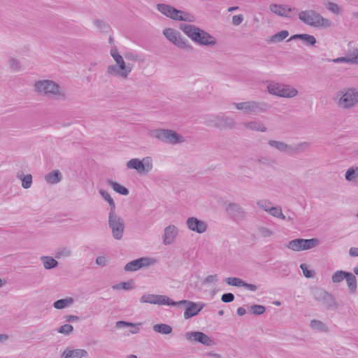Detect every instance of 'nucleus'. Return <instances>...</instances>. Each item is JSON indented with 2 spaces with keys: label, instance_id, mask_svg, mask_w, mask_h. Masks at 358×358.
I'll list each match as a JSON object with an SVG mask.
<instances>
[{
  "label": "nucleus",
  "instance_id": "obj_1",
  "mask_svg": "<svg viewBox=\"0 0 358 358\" xmlns=\"http://www.w3.org/2000/svg\"><path fill=\"white\" fill-rule=\"evenodd\" d=\"M110 54L115 64L108 66L106 73L111 77L123 80L127 79L133 70V65L129 63H126L123 56L119 53L116 48H111Z\"/></svg>",
  "mask_w": 358,
  "mask_h": 358
},
{
  "label": "nucleus",
  "instance_id": "obj_2",
  "mask_svg": "<svg viewBox=\"0 0 358 358\" xmlns=\"http://www.w3.org/2000/svg\"><path fill=\"white\" fill-rule=\"evenodd\" d=\"M34 90L41 95L55 100L64 101L67 98L64 88L51 80H42L36 82Z\"/></svg>",
  "mask_w": 358,
  "mask_h": 358
},
{
  "label": "nucleus",
  "instance_id": "obj_3",
  "mask_svg": "<svg viewBox=\"0 0 358 358\" xmlns=\"http://www.w3.org/2000/svg\"><path fill=\"white\" fill-rule=\"evenodd\" d=\"M332 99L341 110H351L358 105V88H342L334 95Z\"/></svg>",
  "mask_w": 358,
  "mask_h": 358
},
{
  "label": "nucleus",
  "instance_id": "obj_4",
  "mask_svg": "<svg viewBox=\"0 0 358 358\" xmlns=\"http://www.w3.org/2000/svg\"><path fill=\"white\" fill-rule=\"evenodd\" d=\"M179 29L192 41L200 45L213 46L217 43L214 36L195 25L180 24Z\"/></svg>",
  "mask_w": 358,
  "mask_h": 358
},
{
  "label": "nucleus",
  "instance_id": "obj_5",
  "mask_svg": "<svg viewBox=\"0 0 358 358\" xmlns=\"http://www.w3.org/2000/svg\"><path fill=\"white\" fill-rule=\"evenodd\" d=\"M299 19L306 25L313 28L328 29L332 27V22L315 10H304L299 13Z\"/></svg>",
  "mask_w": 358,
  "mask_h": 358
},
{
  "label": "nucleus",
  "instance_id": "obj_6",
  "mask_svg": "<svg viewBox=\"0 0 358 358\" xmlns=\"http://www.w3.org/2000/svg\"><path fill=\"white\" fill-rule=\"evenodd\" d=\"M157 10L163 15L176 21H185L187 22H194L195 16L188 12L178 10L169 4L158 3Z\"/></svg>",
  "mask_w": 358,
  "mask_h": 358
},
{
  "label": "nucleus",
  "instance_id": "obj_7",
  "mask_svg": "<svg viewBox=\"0 0 358 358\" xmlns=\"http://www.w3.org/2000/svg\"><path fill=\"white\" fill-rule=\"evenodd\" d=\"M267 91L270 94L283 97L294 98L299 94V91L292 85L271 81L267 85Z\"/></svg>",
  "mask_w": 358,
  "mask_h": 358
},
{
  "label": "nucleus",
  "instance_id": "obj_8",
  "mask_svg": "<svg viewBox=\"0 0 358 358\" xmlns=\"http://www.w3.org/2000/svg\"><path fill=\"white\" fill-rule=\"evenodd\" d=\"M235 108L246 115H257L264 113L268 110L269 106L264 101H247L234 103Z\"/></svg>",
  "mask_w": 358,
  "mask_h": 358
},
{
  "label": "nucleus",
  "instance_id": "obj_9",
  "mask_svg": "<svg viewBox=\"0 0 358 358\" xmlns=\"http://www.w3.org/2000/svg\"><path fill=\"white\" fill-rule=\"evenodd\" d=\"M150 136L163 143L178 144L185 141L182 136L176 131L167 129H156L150 131Z\"/></svg>",
  "mask_w": 358,
  "mask_h": 358
},
{
  "label": "nucleus",
  "instance_id": "obj_10",
  "mask_svg": "<svg viewBox=\"0 0 358 358\" xmlns=\"http://www.w3.org/2000/svg\"><path fill=\"white\" fill-rule=\"evenodd\" d=\"M126 166L128 169L135 170L139 175H147L153 169V159L150 156L142 159L133 158L127 162Z\"/></svg>",
  "mask_w": 358,
  "mask_h": 358
},
{
  "label": "nucleus",
  "instance_id": "obj_11",
  "mask_svg": "<svg viewBox=\"0 0 358 358\" xmlns=\"http://www.w3.org/2000/svg\"><path fill=\"white\" fill-rule=\"evenodd\" d=\"M108 226L111 229L113 237L115 240H121L124 235L125 223L124 220L115 213V210L108 213Z\"/></svg>",
  "mask_w": 358,
  "mask_h": 358
},
{
  "label": "nucleus",
  "instance_id": "obj_12",
  "mask_svg": "<svg viewBox=\"0 0 358 358\" xmlns=\"http://www.w3.org/2000/svg\"><path fill=\"white\" fill-rule=\"evenodd\" d=\"M163 34L169 41L180 49L189 50L192 48L188 41L175 29L166 28L163 30Z\"/></svg>",
  "mask_w": 358,
  "mask_h": 358
},
{
  "label": "nucleus",
  "instance_id": "obj_13",
  "mask_svg": "<svg viewBox=\"0 0 358 358\" xmlns=\"http://www.w3.org/2000/svg\"><path fill=\"white\" fill-rule=\"evenodd\" d=\"M180 305L185 306V310L183 314L184 318L185 320H188L194 316L197 315L205 306V303L202 302H194L185 299L179 301H175V304L171 305V306Z\"/></svg>",
  "mask_w": 358,
  "mask_h": 358
},
{
  "label": "nucleus",
  "instance_id": "obj_14",
  "mask_svg": "<svg viewBox=\"0 0 358 358\" xmlns=\"http://www.w3.org/2000/svg\"><path fill=\"white\" fill-rule=\"evenodd\" d=\"M319 243L320 241L317 238H296L290 241L287 247L293 251L306 250L317 246Z\"/></svg>",
  "mask_w": 358,
  "mask_h": 358
},
{
  "label": "nucleus",
  "instance_id": "obj_15",
  "mask_svg": "<svg viewBox=\"0 0 358 358\" xmlns=\"http://www.w3.org/2000/svg\"><path fill=\"white\" fill-rule=\"evenodd\" d=\"M157 263V259L152 257H143L128 262L124 266L126 271L134 272L143 268L152 266Z\"/></svg>",
  "mask_w": 358,
  "mask_h": 358
},
{
  "label": "nucleus",
  "instance_id": "obj_16",
  "mask_svg": "<svg viewBox=\"0 0 358 358\" xmlns=\"http://www.w3.org/2000/svg\"><path fill=\"white\" fill-rule=\"evenodd\" d=\"M185 337L192 343H199L208 347L216 344L213 338L201 331H188L185 333Z\"/></svg>",
  "mask_w": 358,
  "mask_h": 358
},
{
  "label": "nucleus",
  "instance_id": "obj_17",
  "mask_svg": "<svg viewBox=\"0 0 358 358\" xmlns=\"http://www.w3.org/2000/svg\"><path fill=\"white\" fill-rule=\"evenodd\" d=\"M141 303H150L155 305H168L175 304V301L165 295L145 294L140 298Z\"/></svg>",
  "mask_w": 358,
  "mask_h": 358
},
{
  "label": "nucleus",
  "instance_id": "obj_18",
  "mask_svg": "<svg viewBox=\"0 0 358 358\" xmlns=\"http://www.w3.org/2000/svg\"><path fill=\"white\" fill-rule=\"evenodd\" d=\"M312 294L315 300L321 302L327 308L335 303L334 296L323 289L315 288L313 289Z\"/></svg>",
  "mask_w": 358,
  "mask_h": 358
},
{
  "label": "nucleus",
  "instance_id": "obj_19",
  "mask_svg": "<svg viewBox=\"0 0 358 358\" xmlns=\"http://www.w3.org/2000/svg\"><path fill=\"white\" fill-rule=\"evenodd\" d=\"M179 234L178 228L174 224H169L164 229L162 235V243L164 245H170L173 244Z\"/></svg>",
  "mask_w": 358,
  "mask_h": 358
},
{
  "label": "nucleus",
  "instance_id": "obj_20",
  "mask_svg": "<svg viewBox=\"0 0 358 358\" xmlns=\"http://www.w3.org/2000/svg\"><path fill=\"white\" fill-rule=\"evenodd\" d=\"M186 224L190 231L198 234H203L208 229V224L206 222L195 217H188L186 220Z\"/></svg>",
  "mask_w": 358,
  "mask_h": 358
},
{
  "label": "nucleus",
  "instance_id": "obj_21",
  "mask_svg": "<svg viewBox=\"0 0 358 358\" xmlns=\"http://www.w3.org/2000/svg\"><path fill=\"white\" fill-rule=\"evenodd\" d=\"M269 10L278 16L292 17L293 16L292 12L296 9L285 4L271 3L269 6Z\"/></svg>",
  "mask_w": 358,
  "mask_h": 358
},
{
  "label": "nucleus",
  "instance_id": "obj_22",
  "mask_svg": "<svg viewBox=\"0 0 358 358\" xmlns=\"http://www.w3.org/2000/svg\"><path fill=\"white\" fill-rule=\"evenodd\" d=\"M227 211L236 220H242L245 217V212L243 207L236 203H229L227 206Z\"/></svg>",
  "mask_w": 358,
  "mask_h": 358
},
{
  "label": "nucleus",
  "instance_id": "obj_23",
  "mask_svg": "<svg viewBox=\"0 0 358 358\" xmlns=\"http://www.w3.org/2000/svg\"><path fill=\"white\" fill-rule=\"evenodd\" d=\"M244 128L248 130L252 131L266 132L267 131V127L266 125L258 120H254L250 121L244 122L242 123Z\"/></svg>",
  "mask_w": 358,
  "mask_h": 358
},
{
  "label": "nucleus",
  "instance_id": "obj_24",
  "mask_svg": "<svg viewBox=\"0 0 358 358\" xmlns=\"http://www.w3.org/2000/svg\"><path fill=\"white\" fill-rule=\"evenodd\" d=\"M235 127L236 122L233 117L224 115H218V123L217 128L220 129H232L235 128Z\"/></svg>",
  "mask_w": 358,
  "mask_h": 358
},
{
  "label": "nucleus",
  "instance_id": "obj_25",
  "mask_svg": "<svg viewBox=\"0 0 358 358\" xmlns=\"http://www.w3.org/2000/svg\"><path fill=\"white\" fill-rule=\"evenodd\" d=\"M87 355V352L83 349H72L67 348L62 353V358H82Z\"/></svg>",
  "mask_w": 358,
  "mask_h": 358
},
{
  "label": "nucleus",
  "instance_id": "obj_26",
  "mask_svg": "<svg viewBox=\"0 0 358 358\" xmlns=\"http://www.w3.org/2000/svg\"><path fill=\"white\" fill-rule=\"evenodd\" d=\"M301 40L307 46H313L315 45L317 40L313 35L308 34H294L289 38V41L293 40Z\"/></svg>",
  "mask_w": 358,
  "mask_h": 358
},
{
  "label": "nucleus",
  "instance_id": "obj_27",
  "mask_svg": "<svg viewBox=\"0 0 358 358\" xmlns=\"http://www.w3.org/2000/svg\"><path fill=\"white\" fill-rule=\"evenodd\" d=\"M268 144L280 152L289 153L292 151V146L283 141L269 140Z\"/></svg>",
  "mask_w": 358,
  "mask_h": 358
},
{
  "label": "nucleus",
  "instance_id": "obj_28",
  "mask_svg": "<svg viewBox=\"0 0 358 358\" xmlns=\"http://www.w3.org/2000/svg\"><path fill=\"white\" fill-rule=\"evenodd\" d=\"M141 325V323H132L126 321H117L115 323L117 328L121 329L124 327H131L130 333L132 334H138L140 331L139 327Z\"/></svg>",
  "mask_w": 358,
  "mask_h": 358
},
{
  "label": "nucleus",
  "instance_id": "obj_29",
  "mask_svg": "<svg viewBox=\"0 0 358 358\" xmlns=\"http://www.w3.org/2000/svg\"><path fill=\"white\" fill-rule=\"evenodd\" d=\"M62 179V175L58 170H55L45 176V181L49 184H57Z\"/></svg>",
  "mask_w": 358,
  "mask_h": 358
},
{
  "label": "nucleus",
  "instance_id": "obj_30",
  "mask_svg": "<svg viewBox=\"0 0 358 358\" xmlns=\"http://www.w3.org/2000/svg\"><path fill=\"white\" fill-rule=\"evenodd\" d=\"M106 183L110 187H111L115 192H117L121 195L127 196L129 193V189L127 187L122 186L120 183L115 182L112 180H108L106 181Z\"/></svg>",
  "mask_w": 358,
  "mask_h": 358
},
{
  "label": "nucleus",
  "instance_id": "obj_31",
  "mask_svg": "<svg viewBox=\"0 0 358 358\" xmlns=\"http://www.w3.org/2000/svg\"><path fill=\"white\" fill-rule=\"evenodd\" d=\"M17 178L21 180L22 187L24 189H29L32 185V176L31 174L24 175L22 171L17 173Z\"/></svg>",
  "mask_w": 358,
  "mask_h": 358
},
{
  "label": "nucleus",
  "instance_id": "obj_32",
  "mask_svg": "<svg viewBox=\"0 0 358 358\" xmlns=\"http://www.w3.org/2000/svg\"><path fill=\"white\" fill-rule=\"evenodd\" d=\"M41 261L43 263V267L47 270L54 268L58 265V262L50 256H42Z\"/></svg>",
  "mask_w": 358,
  "mask_h": 358
},
{
  "label": "nucleus",
  "instance_id": "obj_33",
  "mask_svg": "<svg viewBox=\"0 0 358 358\" xmlns=\"http://www.w3.org/2000/svg\"><path fill=\"white\" fill-rule=\"evenodd\" d=\"M345 280L350 292L351 293H355L357 287V279L355 275L352 273L348 272L347 275L345 277Z\"/></svg>",
  "mask_w": 358,
  "mask_h": 358
},
{
  "label": "nucleus",
  "instance_id": "obj_34",
  "mask_svg": "<svg viewBox=\"0 0 358 358\" xmlns=\"http://www.w3.org/2000/svg\"><path fill=\"white\" fill-rule=\"evenodd\" d=\"M99 193L102 196V198L106 201L108 202V205L110 206V212L115 211V208H116L115 203L113 201V198L110 196V194L107 191H106V190H104L103 189H100L99 190Z\"/></svg>",
  "mask_w": 358,
  "mask_h": 358
},
{
  "label": "nucleus",
  "instance_id": "obj_35",
  "mask_svg": "<svg viewBox=\"0 0 358 358\" xmlns=\"http://www.w3.org/2000/svg\"><path fill=\"white\" fill-rule=\"evenodd\" d=\"M345 178L349 182H358V168H349L345 172Z\"/></svg>",
  "mask_w": 358,
  "mask_h": 358
},
{
  "label": "nucleus",
  "instance_id": "obj_36",
  "mask_svg": "<svg viewBox=\"0 0 358 358\" xmlns=\"http://www.w3.org/2000/svg\"><path fill=\"white\" fill-rule=\"evenodd\" d=\"M310 327L315 331L320 332H327L328 327L323 322L317 320H312L310 322Z\"/></svg>",
  "mask_w": 358,
  "mask_h": 358
},
{
  "label": "nucleus",
  "instance_id": "obj_37",
  "mask_svg": "<svg viewBox=\"0 0 358 358\" xmlns=\"http://www.w3.org/2000/svg\"><path fill=\"white\" fill-rule=\"evenodd\" d=\"M153 330L161 334H170L173 329L172 327L166 324H157L153 326Z\"/></svg>",
  "mask_w": 358,
  "mask_h": 358
},
{
  "label": "nucleus",
  "instance_id": "obj_38",
  "mask_svg": "<svg viewBox=\"0 0 358 358\" xmlns=\"http://www.w3.org/2000/svg\"><path fill=\"white\" fill-rule=\"evenodd\" d=\"M73 299L71 297H67L55 301L53 303V307L56 309H64L66 307L73 304Z\"/></svg>",
  "mask_w": 358,
  "mask_h": 358
},
{
  "label": "nucleus",
  "instance_id": "obj_39",
  "mask_svg": "<svg viewBox=\"0 0 358 358\" xmlns=\"http://www.w3.org/2000/svg\"><path fill=\"white\" fill-rule=\"evenodd\" d=\"M134 288V281L132 280H130L127 282H122L120 283H118L117 285H114L112 286V289L114 290H131Z\"/></svg>",
  "mask_w": 358,
  "mask_h": 358
},
{
  "label": "nucleus",
  "instance_id": "obj_40",
  "mask_svg": "<svg viewBox=\"0 0 358 358\" xmlns=\"http://www.w3.org/2000/svg\"><path fill=\"white\" fill-rule=\"evenodd\" d=\"M268 213L273 217L285 220L286 217L282 213V208L280 206H273L270 208Z\"/></svg>",
  "mask_w": 358,
  "mask_h": 358
},
{
  "label": "nucleus",
  "instance_id": "obj_41",
  "mask_svg": "<svg viewBox=\"0 0 358 358\" xmlns=\"http://www.w3.org/2000/svg\"><path fill=\"white\" fill-rule=\"evenodd\" d=\"M326 8L329 12L334 15H340L343 10L341 6L331 1H328L327 3Z\"/></svg>",
  "mask_w": 358,
  "mask_h": 358
},
{
  "label": "nucleus",
  "instance_id": "obj_42",
  "mask_svg": "<svg viewBox=\"0 0 358 358\" xmlns=\"http://www.w3.org/2000/svg\"><path fill=\"white\" fill-rule=\"evenodd\" d=\"M256 205L259 208L268 213L269 211L270 208L272 207L273 203L268 199H263L258 200L256 202Z\"/></svg>",
  "mask_w": 358,
  "mask_h": 358
},
{
  "label": "nucleus",
  "instance_id": "obj_43",
  "mask_svg": "<svg viewBox=\"0 0 358 358\" xmlns=\"http://www.w3.org/2000/svg\"><path fill=\"white\" fill-rule=\"evenodd\" d=\"M289 35V32L287 30H282L277 34H273L271 36L270 38V41L272 43H278L280 42L285 38H286Z\"/></svg>",
  "mask_w": 358,
  "mask_h": 358
},
{
  "label": "nucleus",
  "instance_id": "obj_44",
  "mask_svg": "<svg viewBox=\"0 0 358 358\" xmlns=\"http://www.w3.org/2000/svg\"><path fill=\"white\" fill-rule=\"evenodd\" d=\"M348 272L344 271H337L331 276V280L334 283L342 282L347 275Z\"/></svg>",
  "mask_w": 358,
  "mask_h": 358
},
{
  "label": "nucleus",
  "instance_id": "obj_45",
  "mask_svg": "<svg viewBox=\"0 0 358 358\" xmlns=\"http://www.w3.org/2000/svg\"><path fill=\"white\" fill-rule=\"evenodd\" d=\"M224 282L231 286L242 287L243 280L239 278L229 277L224 279Z\"/></svg>",
  "mask_w": 358,
  "mask_h": 358
},
{
  "label": "nucleus",
  "instance_id": "obj_46",
  "mask_svg": "<svg viewBox=\"0 0 358 358\" xmlns=\"http://www.w3.org/2000/svg\"><path fill=\"white\" fill-rule=\"evenodd\" d=\"M71 255V250L69 248H62L58 249L55 252V258L60 259V258H65L68 257Z\"/></svg>",
  "mask_w": 358,
  "mask_h": 358
},
{
  "label": "nucleus",
  "instance_id": "obj_47",
  "mask_svg": "<svg viewBox=\"0 0 358 358\" xmlns=\"http://www.w3.org/2000/svg\"><path fill=\"white\" fill-rule=\"evenodd\" d=\"M348 59H351L353 62H350L351 64H358V48H354L348 52Z\"/></svg>",
  "mask_w": 358,
  "mask_h": 358
},
{
  "label": "nucleus",
  "instance_id": "obj_48",
  "mask_svg": "<svg viewBox=\"0 0 358 358\" xmlns=\"http://www.w3.org/2000/svg\"><path fill=\"white\" fill-rule=\"evenodd\" d=\"M266 310V308L262 305H252L250 307V311L254 315H259L263 314Z\"/></svg>",
  "mask_w": 358,
  "mask_h": 358
},
{
  "label": "nucleus",
  "instance_id": "obj_49",
  "mask_svg": "<svg viewBox=\"0 0 358 358\" xmlns=\"http://www.w3.org/2000/svg\"><path fill=\"white\" fill-rule=\"evenodd\" d=\"M73 330V327L69 324H65L61 326L57 331L59 334H62L64 335H69Z\"/></svg>",
  "mask_w": 358,
  "mask_h": 358
},
{
  "label": "nucleus",
  "instance_id": "obj_50",
  "mask_svg": "<svg viewBox=\"0 0 358 358\" xmlns=\"http://www.w3.org/2000/svg\"><path fill=\"white\" fill-rule=\"evenodd\" d=\"M8 65H9V67L13 71H18L21 69L20 62L17 59H15V58L9 59Z\"/></svg>",
  "mask_w": 358,
  "mask_h": 358
},
{
  "label": "nucleus",
  "instance_id": "obj_51",
  "mask_svg": "<svg viewBox=\"0 0 358 358\" xmlns=\"http://www.w3.org/2000/svg\"><path fill=\"white\" fill-rule=\"evenodd\" d=\"M123 57L133 62L140 61V56L134 52H127L124 54Z\"/></svg>",
  "mask_w": 358,
  "mask_h": 358
},
{
  "label": "nucleus",
  "instance_id": "obj_52",
  "mask_svg": "<svg viewBox=\"0 0 358 358\" xmlns=\"http://www.w3.org/2000/svg\"><path fill=\"white\" fill-rule=\"evenodd\" d=\"M259 234L264 238H268L273 235V231L269 228L261 227L258 229Z\"/></svg>",
  "mask_w": 358,
  "mask_h": 358
},
{
  "label": "nucleus",
  "instance_id": "obj_53",
  "mask_svg": "<svg viewBox=\"0 0 358 358\" xmlns=\"http://www.w3.org/2000/svg\"><path fill=\"white\" fill-rule=\"evenodd\" d=\"M217 123H218V115H211L209 116L205 124L208 127H217Z\"/></svg>",
  "mask_w": 358,
  "mask_h": 358
},
{
  "label": "nucleus",
  "instance_id": "obj_54",
  "mask_svg": "<svg viewBox=\"0 0 358 358\" xmlns=\"http://www.w3.org/2000/svg\"><path fill=\"white\" fill-rule=\"evenodd\" d=\"M300 268H301L303 273L306 278H313L315 275V272L313 271L309 270L308 268V266L306 264H301L300 265Z\"/></svg>",
  "mask_w": 358,
  "mask_h": 358
},
{
  "label": "nucleus",
  "instance_id": "obj_55",
  "mask_svg": "<svg viewBox=\"0 0 358 358\" xmlns=\"http://www.w3.org/2000/svg\"><path fill=\"white\" fill-rule=\"evenodd\" d=\"M328 62H334V63H336V64H338V63H348V64H350V62H352L351 59H348V57L346 56V57H337V58H335V59H327Z\"/></svg>",
  "mask_w": 358,
  "mask_h": 358
},
{
  "label": "nucleus",
  "instance_id": "obj_56",
  "mask_svg": "<svg viewBox=\"0 0 358 358\" xmlns=\"http://www.w3.org/2000/svg\"><path fill=\"white\" fill-rule=\"evenodd\" d=\"M221 300L224 303H229L234 300V295L232 293H225L222 295Z\"/></svg>",
  "mask_w": 358,
  "mask_h": 358
},
{
  "label": "nucleus",
  "instance_id": "obj_57",
  "mask_svg": "<svg viewBox=\"0 0 358 358\" xmlns=\"http://www.w3.org/2000/svg\"><path fill=\"white\" fill-rule=\"evenodd\" d=\"M218 281V277L217 275H209L204 279V283L206 284H215Z\"/></svg>",
  "mask_w": 358,
  "mask_h": 358
},
{
  "label": "nucleus",
  "instance_id": "obj_58",
  "mask_svg": "<svg viewBox=\"0 0 358 358\" xmlns=\"http://www.w3.org/2000/svg\"><path fill=\"white\" fill-rule=\"evenodd\" d=\"M243 20H244L243 15L241 14L234 15L232 17V24L234 26H238L239 24H241L243 22Z\"/></svg>",
  "mask_w": 358,
  "mask_h": 358
},
{
  "label": "nucleus",
  "instance_id": "obj_59",
  "mask_svg": "<svg viewBox=\"0 0 358 358\" xmlns=\"http://www.w3.org/2000/svg\"><path fill=\"white\" fill-rule=\"evenodd\" d=\"M93 23L95 27L101 30H105L106 28H108L107 24L105 23L103 20L96 19L94 20Z\"/></svg>",
  "mask_w": 358,
  "mask_h": 358
},
{
  "label": "nucleus",
  "instance_id": "obj_60",
  "mask_svg": "<svg viewBox=\"0 0 358 358\" xmlns=\"http://www.w3.org/2000/svg\"><path fill=\"white\" fill-rule=\"evenodd\" d=\"M96 264L99 266H105L107 264V259L103 256H99L96 259Z\"/></svg>",
  "mask_w": 358,
  "mask_h": 358
},
{
  "label": "nucleus",
  "instance_id": "obj_61",
  "mask_svg": "<svg viewBox=\"0 0 358 358\" xmlns=\"http://www.w3.org/2000/svg\"><path fill=\"white\" fill-rule=\"evenodd\" d=\"M242 287L246 288L248 290L252 292H255L257 290V286L253 284H249L243 280Z\"/></svg>",
  "mask_w": 358,
  "mask_h": 358
},
{
  "label": "nucleus",
  "instance_id": "obj_62",
  "mask_svg": "<svg viewBox=\"0 0 358 358\" xmlns=\"http://www.w3.org/2000/svg\"><path fill=\"white\" fill-rule=\"evenodd\" d=\"M349 254L352 257H358V248H351Z\"/></svg>",
  "mask_w": 358,
  "mask_h": 358
},
{
  "label": "nucleus",
  "instance_id": "obj_63",
  "mask_svg": "<svg viewBox=\"0 0 358 358\" xmlns=\"http://www.w3.org/2000/svg\"><path fill=\"white\" fill-rule=\"evenodd\" d=\"M9 338V336L6 334H0V343H3L6 341H7Z\"/></svg>",
  "mask_w": 358,
  "mask_h": 358
},
{
  "label": "nucleus",
  "instance_id": "obj_64",
  "mask_svg": "<svg viewBox=\"0 0 358 358\" xmlns=\"http://www.w3.org/2000/svg\"><path fill=\"white\" fill-rule=\"evenodd\" d=\"M246 313V310L243 307H239L237 309V314L239 316H243Z\"/></svg>",
  "mask_w": 358,
  "mask_h": 358
}]
</instances>
